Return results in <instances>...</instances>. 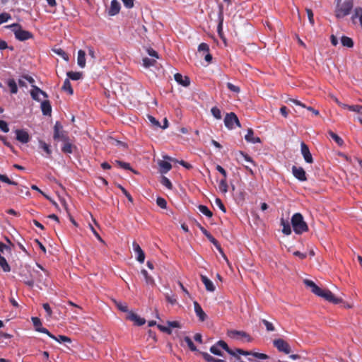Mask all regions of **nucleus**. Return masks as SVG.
<instances>
[{
  "label": "nucleus",
  "instance_id": "f257e3e1",
  "mask_svg": "<svg viewBox=\"0 0 362 362\" xmlns=\"http://www.w3.org/2000/svg\"><path fill=\"white\" fill-rule=\"evenodd\" d=\"M304 284L309 288L311 291L317 296L322 297L326 300L334 304H339L342 302V299L336 298L334 295L328 289H322L317 286L313 281L305 279Z\"/></svg>",
  "mask_w": 362,
  "mask_h": 362
},
{
  "label": "nucleus",
  "instance_id": "f03ea898",
  "mask_svg": "<svg viewBox=\"0 0 362 362\" xmlns=\"http://www.w3.org/2000/svg\"><path fill=\"white\" fill-rule=\"evenodd\" d=\"M291 224L296 234H302L308 230V226L301 214L296 213L291 218Z\"/></svg>",
  "mask_w": 362,
  "mask_h": 362
},
{
  "label": "nucleus",
  "instance_id": "7ed1b4c3",
  "mask_svg": "<svg viewBox=\"0 0 362 362\" xmlns=\"http://www.w3.org/2000/svg\"><path fill=\"white\" fill-rule=\"evenodd\" d=\"M6 28H10L14 33L15 37L19 41H25L33 38V34L30 31L23 30L21 25L18 23H13L6 26Z\"/></svg>",
  "mask_w": 362,
  "mask_h": 362
},
{
  "label": "nucleus",
  "instance_id": "20e7f679",
  "mask_svg": "<svg viewBox=\"0 0 362 362\" xmlns=\"http://www.w3.org/2000/svg\"><path fill=\"white\" fill-rule=\"evenodd\" d=\"M340 1L341 0H338L335 9V16L337 18H341L348 16L351 13L354 6L352 0L345 1L342 4H340Z\"/></svg>",
  "mask_w": 362,
  "mask_h": 362
},
{
  "label": "nucleus",
  "instance_id": "39448f33",
  "mask_svg": "<svg viewBox=\"0 0 362 362\" xmlns=\"http://www.w3.org/2000/svg\"><path fill=\"white\" fill-rule=\"evenodd\" d=\"M227 336L233 339H240L244 341L250 342L252 338L244 331L230 329L227 331Z\"/></svg>",
  "mask_w": 362,
  "mask_h": 362
},
{
  "label": "nucleus",
  "instance_id": "423d86ee",
  "mask_svg": "<svg viewBox=\"0 0 362 362\" xmlns=\"http://www.w3.org/2000/svg\"><path fill=\"white\" fill-rule=\"evenodd\" d=\"M224 124L225 126L228 129H234L235 124L238 127H240L241 126L238 117L234 112H230L226 114L224 118Z\"/></svg>",
  "mask_w": 362,
  "mask_h": 362
},
{
  "label": "nucleus",
  "instance_id": "0eeeda50",
  "mask_svg": "<svg viewBox=\"0 0 362 362\" xmlns=\"http://www.w3.org/2000/svg\"><path fill=\"white\" fill-rule=\"evenodd\" d=\"M53 138L54 140H69V136L66 132L63 130V127L59 122H57L54 126Z\"/></svg>",
  "mask_w": 362,
  "mask_h": 362
},
{
  "label": "nucleus",
  "instance_id": "6e6552de",
  "mask_svg": "<svg viewBox=\"0 0 362 362\" xmlns=\"http://www.w3.org/2000/svg\"><path fill=\"white\" fill-rule=\"evenodd\" d=\"M273 344L279 352L288 354L291 352V349L288 342L282 339H276L273 341Z\"/></svg>",
  "mask_w": 362,
  "mask_h": 362
},
{
  "label": "nucleus",
  "instance_id": "1a4fd4ad",
  "mask_svg": "<svg viewBox=\"0 0 362 362\" xmlns=\"http://www.w3.org/2000/svg\"><path fill=\"white\" fill-rule=\"evenodd\" d=\"M33 325L35 327V329L37 332H42L47 334L50 338H54V335L49 332V330L45 327H42V322L40 318L37 317H33L31 318Z\"/></svg>",
  "mask_w": 362,
  "mask_h": 362
},
{
  "label": "nucleus",
  "instance_id": "9d476101",
  "mask_svg": "<svg viewBox=\"0 0 362 362\" xmlns=\"http://www.w3.org/2000/svg\"><path fill=\"white\" fill-rule=\"evenodd\" d=\"M292 173L300 182H305L308 180L305 171L302 167L293 165L292 167Z\"/></svg>",
  "mask_w": 362,
  "mask_h": 362
},
{
  "label": "nucleus",
  "instance_id": "9b49d317",
  "mask_svg": "<svg viewBox=\"0 0 362 362\" xmlns=\"http://www.w3.org/2000/svg\"><path fill=\"white\" fill-rule=\"evenodd\" d=\"M300 151H301V154L303 156V158L306 163H313V158L312 154L310 153V151L309 150L308 146L304 142H301V144H300Z\"/></svg>",
  "mask_w": 362,
  "mask_h": 362
},
{
  "label": "nucleus",
  "instance_id": "f8f14e48",
  "mask_svg": "<svg viewBox=\"0 0 362 362\" xmlns=\"http://www.w3.org/2000/svg\"><path fill=\"white\" fill-rule=\"evenodd\" d=\"M233 353H235V355H230L231 356L233 357V358L230 359V362H244L240 358V355L250 356V353H249V351H245L243 349L238 348L235 349Z\"/></svg>",
  "mask_w": 362,
  "mask_h": 362
},
{
  "label": "nucleus",
  "instance_id": "ddd939ff",
  "mask_svg": "<svg viewBox=\"0 0 362 362\" xmlns=\"http://www.w3.org/2000/svg\"><path fill=\"white\" fill-rule=\"evenodd\" d=\"M134 252L137 255L136 260L140 263H143L145 259V254L140 245L135 241L132 243Z\"/></svg>",
  "mask_w": 362,
  "mask_h": 362
},
{
  "label": "nucleus",
  "instance_id": "4468645a",
  "mask_svg": "<svg viewBox=\"0 0 362 362\" xmlns=\"http://www.w3.org/2000/svg\"><path fill=\"white\" fill-rule=\"evenodd\" d=\"M16 139L22 144H26L30 141L28 133L23 129H16L15 131Z\"/></svg>",
  "mask_w": 362,
  "mask_h": 362
},
{
  "label": "nucleus",
  "instance_id": "2eb2a0df",
  "mask_svg": "<svg viewBox=\"0 0 362 362\" xmlns=\"http://www.w3.org/2000/svg\"><path fill=\"white\" fill-rule=\"evenodd\" d=\"M194 312H195L197 316L199 317V320L201 322L205 321L207 318V315L204 313V311L203 310L202 308L201 307V305H199V303L198 302H197V301L194 302Z\"/></svg>",
  "mask_w": 362,
  "mask_h": 362
},
{
  "label": "nucleus",
  "instance_id": "dca6fc26",
  "mask_svg": "<svg viewBox=\"0 0 362 362\" xmlns=\"http://www.w3.org/2000/svg\"><path fill=\"white\" fill-rule=\"evenodd\" d=\"M218 20L219 23L217 26V32L221 38L223 39V5H219L218 11Z\"/></svg>",
  "mask_w": 362,
  "mask_h": 362
},
{
  "label": "nucleus",
  "instance_id": "f3484780",
  "mask_svg": "<svg viewBox=\"0 0 362 362\" xmlns=\"http://www.w3.org/2000/svg\"><path fill=\"white\" fill-rule=\"evenodd\" d=\"M127 318L131 321L134 322L136 325L141 326L145 324L146 320L144 318L140 317L138 315L133 312H129Z\"/></svg>",
  "mask_w": 362,
  "mask_h": 362
},
{
  "label": "nucleus",
  "instance_id": "a211bd4d",
  "mask_svg": "<svg viewBox=\"0 0 362 362\" xmlns=\"http://www.w3.org/2000/svg\"><path fill=\"white\" fill-rule=\"evenodd\" d=\"M32 90L30 91L31 97L33 100L40 101L39 95L42 94L45 98H47V93L39 88L37 86L32 85Z\"/></svg>",
  "mask_w": 362,
  "mask_h": 362
},
{
  "label": "nucleus",
  "instance_id": "6ab92c4d",
  "mask_svg": "<svg viewBox=\"0 0 362 362\" xmlns=\"http://www.w3.org/2000/svg\"><path fill=\"white\" fill-rule=\"evenodd\" d=\"M120 8V4L117 0H112L108 14L112 16L117 15L119 13Z\"/></svg>",
  "mask_w": 362,
  "mask_h": 362
},
{
  "label": "nucleus",
  "instance_id": "aec40b11",
  "mask_svg": "<svg viewBox=\"0 0 362 362\" xmlns=\"http://www.w3.org/2000/svg\"><path fill=\"white\" fill-rule=\"evenodd\" d=\"M174 78L179 84L185 87H187L190 84L189 78L188 76H183L181 74H175Z\"/></svg>",
  "mask_w": 362,
  "mask_h": 362
},
{
  "label": "nucleus",
  "instance_id": "412c9836",
  "mask_svg": "<svg viewBox=\"0 0 362 362\" xmlns=\"http://www.w3.org/2000/svg\"><path fill=\"white\" fill-rule=\"evenodd\" d=\"M201 279L202 283L204 284L206 290L209 292H214L215 291V286L213 282L206 276L201 275Z\"/></svg>",
  "mask_w": 362,
  "mask_h": 362
},
{
  "label": "nucleus",
  "instance_id": "4be33fe9",
  "mask_svg": "<svg viewBox=\"0 0 362 362\" xmlns=\"http://www.w3.org/2000/svg\"><path fill=\"white\" fill-rule=\"evenodd\" d=\"M245 139L247 142L257 144L260 143L261 139L259 137H255L254 136V132L252 129H248L247 134L245 136Z\"/></svg>",
  "mask_w": 362,
  "mask_h": 362
},
{
  "label": "nucleus",
  "instance_id": "5701e85b",
  "mask_svg": "<svg viewBox=\"0 0 362 362\" xmlns=\"http://www.w3.org/2000/svg\"><path fill=\"white\" fill-rule=\"evenodd\" d=\"M41 110L44 115H50L52 107L49 100H44L41 103Z\"/></svg>",
  "mask_w": 362,
  "mask_h": 362
},
{
  "label": "nucleus",
  "instance_id": "b1692460",
  "mask_svg": "<svg viewBox=\"0 0 362 362\" xmlns=\"http://www.w3.org/2000/svg\"><path fill=\"white\" fill-rule=\"evenodd\" d=\"M77 64L81 68L86 66V52L82 49L78 52Z\"/></svg>",
  "mask_w": 362,
  "mask_h": 362
},
{
  "label": "nucleus",
  "instance_id": "393cba45",
  "mask_svg": "<svg viewBox=\"0 0 362 362\" xmlns=\"http://www.w3.org/2000/svg\"><path fill=\"white\" fill-rule=\"evenodd\" d=\"M158 165L160 168V172L162 173H166L168 171H170L172 168L171 164L166 160H160L158 163Z\"/></svg>",
  "mask_w": 362,
  "mask_h": 362
},
{
  "label": "nucleus",
  "instance_id": "a878e982",
  "mask_svg": "<svg viewBox=\"0 0 362 362\" xmlns=\"http://www.w3.org/2000/svg\"><path fill=\"white\" fill-rule=\"evenodd\" d=\"M199 354L203 356L204 360L207 362H226V361H224L223 359L215 358L214 357H213L212 356H211L210 354H209L206 352L200 351Z\"/></svg>",
  "mask_w": 362,
  "mask_h": 362
},
{
  "label": "nucleus",
  "instance_id": "bb28decb",
  "mask_svg": "<svg viewBox=\"0 0 362 362\" xmlns=\"http://www.w3.org/2000/svg\"><path fill=\"white\" fill-rule=\"evenodd\" d=\"M163 158H164L165 160H170V161H173V162H177V163H179L181 165H182L183 167H185L186 169L189 170V169H192V165L190 163H187V162H185V161H184V160L178 161V160H177L176 159L173 158H171V157H170V156H163Z\"/></svg>",
  "mask_w": 362,
  "mask_h": 362
},
{
  "label": "nucleus",
  "instance_id": "cd10ccee",
  "mask_svg": "<svg viewBox=\"0 0 362 362\" xmlns=\"http://www.w3.org/2000/svg\"><path fill=\"white\" fill-rule=\"evenodd\" d=\"M64 142V145L62 147V151L64 153H71L73 152V145L69 140L62 141Z\"/></svg>",
  "mask_w": 362,
  "mask_h": 362
},
{
  "label": "nucleus",
  "instance_id": "c85d7f7f",
  "mask_svg": "<svg viewBox=\"0 0 362 362\" xmlns=\"http://www.w3.org/2000/svg\"><path fill=\"white\" fill-rule=\"evenodd\" d=\"M62 90L65 92H67L69 95H73L74 90L71 87V84L69 78H66L64 81V84L62 86Z\"/></svg>",
  "mask_w": 362,
  "mask_h": 362
},
{
  "label": "nucleus",
  "instance_id": "c756f323",
  "mask_svg": "<svg viewBox=\"0 0 362 362\" xmlns=\"http://www.w3.org/2000/svg\"><path fill=\"white\" fill-rule=\"evenodd\" d=\"M281 225L283 226L282 232L285 235H290L291 233V228L288 221H284V218L281 219Z\"/></svg>",
  "mask_w": 362,
  "mask_h": 362
},
{
  "label": "nucleus",
  "instance_id": "7c9ffc66",
  "mask_svg": "<svg viewBox=\"0 0 362 362\" xmlns=\"http://www.w3.org/2000/svg\"><path fill=\"white\" fill-rule=\"evenodd\" d=\"M341 42L343 46L347 47H353L354 46V41L353 40L347 36H342L341 38Z\"/></svg>",
  "mask_w": 362,
  "mask_h": 362
},
{
  "label": "nucleus",
  "instance_id": "2f4dec72",
  "mask_svg": "<svg viewBox=\"0 0 362 362\" xmlns=\"http://www.w3.org/2000/svg\"><path fill=\"white\" fill-rule=\"evenodd\" d=\"M217 343L221 349H224L230 355H235V353H233L234 349H230L228 344L224 341L219 340L218 341H217Z\"/></svg>",
  "mask_w": 362,
  "mask_h": 362
},
{
  "label": "nucleus",
  "instance_id": "473e14b6",
  "mask_svg": "<svg viewBox=\"0 0 362 362\" xmlns=\"http://www.w3.org/2000/svg\"><path fill=\"white\" fill-rule=\"evenodd\" d=\"M7 85L9 87L11 93L15 94L18 92V86L14 79H8Z\"/></svg>",
  "mask_w": 362,
  "mask_h": 362
},
{
  "label": "nucleus",
  "instance_id": "72a5a7b5",
  "mask_svg": "<svg viewBox=\"0 0 362 362\" xmlns=\"http://www.w3.org/2000/svg\"><path fill=\"white\" fill-rule=\"evenodd\" d=\"M198 209H199V211L203 214L204 215H205L206 216L209 217V218H211L212 216H213V213L209 210V209L206 206H204V205H199L198 206Z\"/></svg>",
  "mask_w": 362,
  "mask_h": 362
},
{
  "label": "nucleus",
  "instance_id": "f704fd0d",
  "mask_svg": "<svg viewBox=\"0 0 362 362\" xmlns=\"http://www.w3.org/2000/svg\"><path fill=\"white\" fill-rule=\"evenodd\" d=\"M68 78L77 81L82 78L81 72H74V71H68L66 74Z\"/></svg>",
  "mask_w": 362,
  "mask_h": 362
},
{
  "label": "nucleus",
  "instance_id": "c9c22d12",
  "mask_svg": "<svg viewBox=\"0 0 362 362\" xmlns=\"http://www.w3.org/2000/svg\"><path fill=\"white\" fill-rule=\"evenodd\" d=\"M329 136L339 145V146H342L343 144H344V141L342 140V139L337 134H335L334 132H332V131H329L328 132Z\"/></svg>",
  "mask_w": 362,
  "mask_h": 362
},
{
  "label": "nucleus",
  "instance_id": "e433bc0d",
  "mask_svg": "<svg viewBox=\"0 0 362 362\" xmlns=\"http://www.w3.org/2000/svg\"><path fill=\"white\" fill-rule=\"evenodd\" d=\"M141 274L144 276L145 281L147 284L153 285L154 284V280L152 276H151L146 270L142 269Z\"/></svg>",
  "mask_w": 362,
  "mask_h": 362
},
{
  "label": "nucleus",
  "instance_id": "4c0bfd02",
  "mask_svg": "<svg viewBox=\"0 0 362 362\" xmlns=\"http://www.w3.org/2000/svg\"><path fill=\"white\" fill-rule=\"evenodd\" d=\"M156 61L154 59H149L148 57H145L143 59V66L146 68H149L156 64Z\"/></svg>",
  "mask_w": 362,
  "mask_h": 362
},
{
  "label": "nucleus",
  "instance_id": "58836bf2",
  "mask_svg": "<svg viewBox=\"0 0 362 362\" xmlns=\"http://www.w3.org/2000/svg\"><path fill=\"white\" fill-rule=\"evenodd\" d=\"M54 340L58 341L59 343H64V342H68V343H71V340L69 337H66V336H64V335H59L58 337H55L54 335V338H52Z\"/></svg>",
  "mask_w": 362,
  "mask_h": 362
},
{
  "label": "nucleus",
  "instance_id": "ea45409f",
  "mask_svg": "<svg viewBox=\"0 0 362 362\" xmlns=\"http://www.w3.org/2000/svg\"><path fill=\"white\" fill-rule=\"evenodd\" d=\"M219 189L223 193H226L228 192V184L226 179H221L220 180L219 185H218Z\"/></svg>",
  "mask_w": 362,
  "mask_h": 362
},
{
  "label": "nucleus",
  "instance_id": "a19ab883",
  "mask_svg": "<svg viewBox=\"0 0 362 362\" xmlns=\"http://www.w3.org/2000/svg\"><path fill=\"white\" fill-rule=\"evenodd\" d=\"M115 163L122 168L123 169H125V170H129L132 172H134V173H137L136 171L134 170L131 166H130V164L129 163H125V162H123V161H120V160H115Z\"/></svg>",
  "mask_w": 362,
  "mask_h": 362
},
{
  "label": "nucleus",
  "instance_id": "79ce46f5",
  "mask_svg": "<svg viewBox=\"0 0 362 362\" xmlns=\"http://www.w3.org/2000/svg\"><path fill=\"white\" fill-rule=\"evenodd\" d=\"M249 353H250V356L261 360H265L269 358L268 355L262 353L252 352L251 351H249Z\"/></svg>",
  "mask_w": 362,
  "mask_h": 362
},
{
  "label": "nucleus",
  "instance_id": "37998d69",
  "mask_svg": "<svg viewBox=\"0 0 362 362\" xmlns=\"http://www.w3.org/2000/svg\"><path fill=\"white\" fill-rule=\"evenodd\" d=\"M53 52L56 53L57 55L62 57L64 60H69L68 54L61 48H56L53 49Z\"/></svg>",
  "mask_w": 362,
  "mask_h": 362
},
{
  "label": "nucleus",
  "instance_id": "c03bdc74",
  "mask_svg": "<svg viewBox=\"0 0 362 362\" xmlns=\"http://www.w3.org/2000/svg\"><path fill=\"white\" fill-rule=\"evenodd\" d=\"M210 351L214 354V355H217V356H222V352L221 351V348L219 347V346L218 345V343L216 342L214 345H213L212 346H211L210 348Z\"/></svg>",
  "mask_w": 362,
  "mask_h": 362
},
{
  "label": "nucleus",
  "instance_id": "a18cd8bd",
  "mask_svg": "<svg viewBox=\"0 0 362 362\" xmlns=\"http://www.w3.org/2000/svg\"><path fill=\"white\" fill-rule=\"evenodd\" d=\"M184 341L187 343L189 349L192 351H197V347L195 346V345L194 344L193 341H192V339H190V337H185L184 338Z\"/></svg>",
  "mask_w": 362,
  "mask_h": 362
},
{
  "label": "nucleus",
  "instance_id": "49530a36",
  "mask_svg": "<svg viewBox=\"0 0 362 362\" xmlns=\"http://www.w3.org/2000/svg\"><path fill=\"white\" fill-rule=\"evenodd\" d=\"M0 181L12 185H18L16 182L11 180L6 175L0 174Z\"/></svg>",
  "mask_w": 362,
  "mask_h": 362
},
{
  "label": "nucleus",
  "instance_id": "de8ad7c7",
  "mask_svg": "<svg viewBox=\"0 0 362 362\" xmlns=\"http://www.w3.org/2000/svg\"><path fill=\"white\" fill-rule=\"evenodd\" d=\"M212 115L217 119H221V112L217 107H213L211 110Z\"/></svg>",
  "mask_w": 362,
  "mask_h": 362
},
{
  "label": "nucleus",
  "instance_id": "09e8293b",
  "mask_svg": "<svg viewBox=\"0 0 362 362\" xmlns=\"http://www.w3.org/2000/svg\"><path fill=\"white\" fill-rule=\"evenodd\" d=\"M262 322L264 325V326L266 327V329L268 332H273L275 330V327L273 325V324L272 322H269L268 320H267L265 319H262Z\"/></svg>",
  "mask_w": 362,
  "mask_h": 362
},
{
  "label": "nucleus",
  "instance_id": "8fccbe9b",
  "mask_svg": "<svg viewBox=\"0 0 362 362\" xmlns=\"http://www.w3.org/2000/svg\"><path fill=\"white\" fill-rule=\"evenodd\" d=\"M40 147L43 149L48 155L52 153L49 146L43 141H40Z\"/></svg>",
  "mask_w": 362,
  "mask_h": 362
},
{
  "label": "nucleus",
  "instance_id": "3c124183",
  "mask_svg": "<svg viewBox=\"0 0 362 362\" xmlns=\"http://www.w3.org/2000/svg\"><path fill=\"white\" fill-rule=\"evenodd\" d=\"M156 204L158 206H160L161 209H166L167 207V202L166 200L160 197H158L156 199Z\"/></svg>",
  "mask_w": 362,
  "mask_h": 362
},
{
  "label": "nucleus",
  "instance_id": "603ef678",
  "mask_svg": "<svg viewBox=\"0 0 362 362\" xmlns=\"http://www.w3.org/2000/svg\"><path fill=\"white\" fill-rule=\"evenodd\" d=\"M11 18V16L8 13H2L0 14V25L4 23L7 22L9 19Z\"/></svg>",
  "mask_w": 362,
  "mask_h": 362
},
{
  "label": "nucleus",
  "instance_id": "864d4df0",
  "mask_svg": "<svg viewBox=\"0 0 362 362\" xmlns=\"http://www.w3.org/2000/svg\"><path fill=\"white\" fill-rule=\"evenodd\" d=\"M118 187L120 189L123 194L127 198V199L130 202L133 203V198L132 195L127 191V189L120 185H118Z\"/></svg>",
  "mask_w": 362,
  "mask_h": 362
},
{
  "label": "nucleus",
  "instance_id": "5fc2aeb1",
  "mask_svg": "<svg viewBox=\"0 0 362 362\" xmlns=\"http://www.w3.org/2000/svg\"><path fill=\"white\" fill-rule=\"evenodd\" d=\"M161 183L163 185H164L165 187H167L169 189H171L173 187V185L170 180L167 178L166 177H162Z\"/></svg>",
  "mask_w": 362,
  "mask_h": 362
},
{
  "label": "nucleus",
  "instance_id": "6e6d98bb",
  "mask_svg": "<svg viewBox=\"0 0 362 362\" xmlns=\"http://www.w3.org/2000/svg\"><path fill=\"white\" fill-rule=\"evenodd\" d=\"M199 52H203L204 53H206L209 52V46L204 42L201 43L198 47Z\"/></svg>",
  "mask_w": 362,
  "mask_h": 362
},
{
  "label": "nucleus",
  "instance_id": "4d7b16f0",
  "mask_svg": "<svg viewBox=\"0 0 362 362\" xmlns=\"http://www.w3.org/2000/svg\"><path fill=\"white\" fill-rule=\"evenodd\" d=\"M211 243L216 247V249L219 251V252L223 255L224 259H227L226 255L223 253V249L221 247V245L219 244L218 241L215 238Z\"/></svg>",
  "mask_w": 362,
  "mask_h": 362
},
{
  "label": "nucleus",
  "instance_id": "13d9d810",
  "mask_svg": "<svg viewBox=\"0 0 362 362\" xmlns=\"http://www.w3.org/2000/svg\"><path fill=\"white\" fill-rule=\"evenodd\" d=\"M227 88L232 92H234V93H238L240 91V89L238 86H235L234 84H233L232 83H227Z\"/></svg>",
  "mask_w": 362,
  "mask_h": 362
},
{
  "label": "nucleus",
  "instance_id": "bf43d9fd",
  "mask_svg": "<svg viewBox=\"0 0 362 362\" xmlns=\"http://www.w3.org/2000/svg\"><path fill=\"white\" fill-rule=\"evenodd\" d=\"M240 156L247 162H249L250 163H252L253 165H255V162L253 161V160L252 159V158L248 156L247 153H245L243 151H240Z\"/></svg>",
  "mask_w": 362,
  "mask_h": 362
},
{
  "label": "nucleus",
  "instance_id": "052dcab7",
  "mask_svg": "<svg viewBox=\"0 0 362 362\" xmlns=\"http://www.w3.org/2000/svg\"><path fill=\"white\" fill-rule=\"evenodd\" d=\"M148 119L151 124L155 127H160V122L153 116L148 115Z\"/></svg>",
  "mask_w": 362,
  "mask_h": 362
},
{
  "label": "nucleus",
  "instance_id": "680f3d73",
  "mask_svg": "<svg viewBox=\"0 0 362 362\" xmlns=\"http://www.w3.org/2000/svg\"><path fill=\"white\" fill-rule=\"evenodd\" d=\"M349 110L352 111V112H358V113H360L362 115V106L361 105H351L350 107H349Z\"/></svg>",
  "mask_w": 362,
  "mask_h": 362
},
{
  "label": "nucleus",
  "instance_id": "e2e57ef3",
  "mask_svg": "<svg viewBox=\"0 0 362 362\" xmlns=\"http://www.w3.org/2000/svg\"><path fill=\"white\" fill-rule=\"evenodd\" d=\"M215 203L223 212H226V209L220 198H216Z\"/></svg>",
  "mask_w": 362,
  "mask_h": 362
},
{
  "label": "nucleus",
  "instance_id": "0e129e2a",
  "mask_svg": "<svg viewBox=\"0 0 362 362\" xmlns=\"http://www.w3.org/2000/svg\"><path fill=\"white\" fill-rule=\"evenodd\" d=\"M0 129L5 133L8 132V131H9V128L8 127L7 123L5 121L1 120V119H0Z\"/></svg>",
  "mask_w": 362,
  "mask_h": 362
},
{
  "label": "nucleus",
  "instance_id": "69168bd1",
  "mask_svg": "<svg viewBox=\"0 0 362 362\" xmlns=\"http://www.w3.org/2000/svg\"><path fill=\"white\" fill-rule=\"evenodd\" d=\"M117 308L124 313L128 312V306L126 303H117Z\"/></svg>",
  "mask_w": 362,
  "mask_h": 362
},
{
  "label": "nucleus",
  "instance_id": "338daca9",
  "mask_svg": "<svg viewBox=\"0 0 362 362\" xmlns=\"http://www.w3.org/2000/svg\"><path fill=\"white\" fill-rule=\"evenodd\" d=\"M216 169L223 176V179H227V173L222 166H221L220 165H217Z\"/></svg>",
  "mask_w": 362,
  "mask_h": 362
},
{
  "label": "nucleus",
  "instance_id": "774afa93",
  "mask_svg": "<svg viewBox=\"0 0 362 362\" xmlns=\"http://www.w3.org/2000/svg\"><path fill=\"white\" fill-rule=\"evenodd\" d=\"M146 51L149 56L153 57L156 59L159 58L158 52L156 50H154L153 49L149 47L147 49Z\"/></svg>",
  "mask_w": 362,
  "mask_h": 362
}]
</instances>
